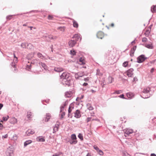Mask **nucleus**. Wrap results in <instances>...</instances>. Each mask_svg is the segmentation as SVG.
I'll return each mask as SVG.
<instances>
[{"instance_id":"nucleus-62","label":"nucleus","mask_w":156,"mask_h":156,"mask_svg":"<svg viewBox=\"0 0 156 156\" xmlns=\"http://www.w3.org/2000/svg\"><path fill=\"white\" fill-rule=\"evenodd\" d=\"M48 38L50 39H53V37L51 35H49L48 37Z\"/></svg>"},{"instance_id":"nucleus-56","label":"nucleus","mask_w":156,"mask_h":156,"mask_svg":"<svg viewBox=\"0 0 156 156\" xmlns=\"http://www.w3.org/2000/svg\"><path fill=\"white\" fill-rule=\"evenodd\" d=\"M108 79L111 80V81L110 82V83H112L114 79L112 77H109Z\"/></svg>"},{"instance_id":"nucleus-4","label":"nucleus","mask_w":156,"mask_h":156,"mask_svg":"<svg viewBox=\"0 0 156 156\" xmlns=\"http://www.w3.org/2000/svg\"><path fill=\"white\" fill-rule=\"evenodd\" d=\"M133 133V130L132 129H126L124 131V136L126 137H127Z\"/></svg>"},{"instance_id":"nucleus-6","label":"nucleus","mask_w":156,"mask_h":156,"mask_svg":"<svg viewBox=\"0 0 156 156\" xmlns=\"http://www.w3.org/2000/svg\"><path fill=\"white\" fill-rule=\"evenodd\" d=\"M11 66L12 67V70H13L14 72H16L17 69L16 68V64L15 62H12L11 64Z\"/></svg>"},{"instance_id":"nucleus-35","label":"nucleus","mask_w":156,"mask_h":156,"mask_svg":"<svg viewBox=\"0 0 156 156\" xmlns=\"http://www.w3.org/2000/svg\"><path fill=\"white\" fill-rule=\"evenodd\" d=\"M78 138L80 139V140H83V135L81 133H79L78 135Z\"/></svg>"},{"instance_id":"nucleus-26","label":"nucleus","mask_w":156,"mask_h":156,"mask_svg":"<svg viewBox=\"0 0 156 156\" xmlns=\"http://www.w3.org/2000/svg\"><path fill=\"white\" fill-rule=\"evenodd\" d=\"M79 62H80V65H83L85 64L84 62V59L82 58H80L79 60Z\"/></svg>"},{"instance_id":"nucleus-42","label":"nucleus","mask_w":156,"mask_h":156,"mask_svg":"<svg viewBox=\"0 0 156 156\" xmlns=\"http://www.w3.org/2000/svg\"><path fill=\"white\" fill-rule=\"evenodd\" d=\"M98 153L100 154V155H102L103 154V152L101 150H100L98 151Z\"/></svg>"},{"instance_id":"nucleus-3","label":"nucleus","mask_w":156,"mask_h":156,"mask_svg":"<svg viewBox=\"0 0 156 156\" xmlns=\"http://www.w3.org/2000/svg\"><path fill=\"white\" fill-rule=\"evenodd\" d=\"M147 58L144 55H141L137 58V62L141 63L144 62Z\"/></svg>"},{"instance_id":"nucleus-63","label":"nucleus","mask_w":156,"mask_h":156,"mask_svg":"<svg viewBox=\"0 0 156 156\" xmlns=\"http://www.w3.org/2000/svg\"><path fill=\"white\" fill-rule=\"evenodd\" d=\"M94 112H92L90 113V115L92 116H94Z\"/></svg>"},{"instance_id":"nucleus-20","label":"nucleus","mask_w":156,"mask_h":156,"mask_svg":"<svg viewBox=\"0 0 156 156\" xmlns=\"http://www.w3.org/2000/svg\"><path fill=\"white\" fill-rule=\"evenodd\" d=\"M46 117L45 118V121L48 122L50 119L51 117L50 114L49 113H47L46 115Z\"/></svg>"},{"instance_id":"nucleus-46","label":"nucleus","mask_w":156,"mask_h":156,"mask_svg":"<svg viewBox=\"0 0 156 156\" xmlns=\"http://www.w3.org/2000/svg\"><path fill=\"white\" fill-rule=\"evenodd\" d=\"M65 112H63L62 113H61V119H62V118H63L65 116Z\"/></svg>"},{"instance_id":"nucleus-5","label":"nucleus","mask_w":156,"mask_h":156,"mask_svg":"<svg viewBox=\"0 0 156 156\" xmlns=\"http://www.w3.org/2000/svg\"><path fill=\"white\" fill-rule=\"evenodd\" d=\"M133 69L132 68H130L128 69L126 72L127 75L129 77H131L133 74Z\"/></svg>"},{"instance_id":"nucleus-14","label":"nucleus","mask_w":156,"mask_h":156,"mask_svg":"<svg viewBox=\"0 0 156 156\" xmlns=\"http://www.w3.org/2000/svg\"><path fill=\"white\" fill-rule=\"evenodd\" d=\"M63 69L62 67H55L54 69V70L58 72H59L63 71Z\"/></svg>"},{"instance_id":"nucleus-21","label":"nucleus","mask_w":156,"mask_h":156,"mask_svg":"<svg viewBox=\"0 0 156 156\" xmlns=\"http://www.w3.org/2000/svg\"><path fill=\"white\" fill-rule=\"evenodd\" d=\"M9 118V117L8 115L6 116L3 117L2 118V120L1 121V122H3V121H6Z\"/></svg>"},{"instance_id":"nucleus-23","label":"nucleus","mask_w":156,"mask_h":156,"mask_svg":"<svg viewBox=\"0 0 156 156\" xmlns=\"http://www.w3.org/2000/svg\"><path fill=\"white\" fill-rule=\"evenodd\" d=\"M73 25L74 27L77 28L78 27V24L77 23L75 20L73 21Z\"/></svg>"},{"instance_id":"nucleus-48","label":"nucleus","mask_w":156,"mask_h":156,"mask_svg":"<svg viewBox=\"0 0 156 156\" xmlns=\"http://www.w3.org/2000/svg\"><path fill=\"white\" fill-rule=\"evenodd\" d=\"M79 74L78 73H76L75 75V76L76 79H79V78L80 77L79 76Z\"/></svg>"},{"instance_id":"nucleus-25","label":"nucleus","mask_w":156,"mask_h":156,"mask_svg":"<svg viewBox=\"0 0 156 156\" xmlns=\"http://www.w3.org/2000/svg\"><path fill=\"white\" fill-rule=\"evenodd\" d=\"M37 57L41 59H43L44 58V57L40 52L37 53Z\"/></svg>"},{"instance_id":"nucleus-36","label":"nucleus","mask_w":156,"mask_h":156,"mask_svg":"<svg viewBox=\"0 0 156 156\" xmlns=\"http://www.w3.org/2000/svg\"><path fill=\"white\" fill-rule=\"evenodd\" d=\"M58 29L61 31H64L65 30V27H58Z\"/></svg>"},{"instance_id":"nucleus-51","label":"nucleus","mask_w":156,"mask_h":156,"mask_svg":"<svg viewBox=\"0 0 156 156\" xmlns=\"http://www.w3.org/2000/svg\"><path fill=\"white\" fill-rule=\"evenodd\" d=\"M147 41V39L146 37H144L142 39V41L143 42H146Z\"/></svg>"},{"instance_id":"nucleus-49","label":"nucleus","mask_w":156,"mask_h":156,"mask_svg":"<svg viewBox=\"0 0 156 156\" xmlns=\"http://www.w3.org/2000/svg\"><path fill=\"white\" fill-rule=\"evenodd\" d=\"M91 120V117H88L87 118L86 121L87 122H88L90 121Z\"/></svg>"},{"instance_id":"nucleus-11","label":"nucleus","mask_w":156,"mask_h":156,"mask_svg":"<svg viewBox=\"0 0 156 156\" xmlns=\"http://www.w3.org/2000/svg\"><path fill=\"white\" fill-rule=\"evenodd\" d=\"M77 118H79L81 116L80 111L79 110H77L75 113V116Z\"/></svg>"},{"instance_id":"nucleus-15","label":"nucleus","mask_w":156,"mask_h":156,"mask_svg":"<svg viewBox=\"0 0 156 156\" xmlns=\"http://www.w3.org/2000/svg\"><path fill=\"white\" fill-rule=\"evenodd\" d=\"M80 37L79 35L78 34H75L73 36L72 38L74 39V40L76 41H77Z\"/></svg>"},{"instance_id":"nucleus-31","label":"nucleus","mask_w":156,"mask_h":156,"mask_svg":"<svg viewBox=\"0 0 156 156\" xmlns=\"http://www.w3.org/2000/svg\"><path fill=\"white\" fill-rule=\"evenodd\" d=\"M127 96L129 98H132L133 96V93L129 92L127 93Z\"/></svg>"},{"instance_id":"nucleus-58","label":"nucleus","mask_w":156,"mask_h":156,"mask_svg":"<svg viewBox=\"0 0 156 156\" xmlns=\"http://www.w3.org/2000/svg\"><path fill=\"white\" fill-rule=\"evenodd\" d=\"M119 97L121 98H124V95L123 94L120 95Z\"/></svg>"},{"instance_id":"nucleus-43","label":"nucleus","mask_w":156,"mask_h":156,"mask_svg":"<svg viewBox=\"0 0 156 156\" xmlns=\"http://www.w3.org/2000/svg\"><path fill=\"white\" fill-rule=\"evenodd\" d=\"M12 138L14 140H16L17 138L16 135V134H14Z\"/></svg>"},{"instance_id":"nucleus-64","label":"nucleus","mask_w":156,"mask_h":156,"mask_svg":"<svg viewBox=\"0 0 156 156\" xmlns=\"http://www.w3.org/2000/svg\"><path fill=\"white\" fill-rule=\"evenodd\" d=\"M8 137V135L7 134L5 135L4 136H3L2 138L4 137L5 138H6Z\"/></svg>"},{"instance_id":"nucleus-57","label":"nucleus","mask_w":156,"mask_h":156,"mask_svg":"<svg viewBox=\"0 0 156 156\" xmlns=\"http://www.w3.org/2000/svg\"><path fill=\"white\" fill-rule=\"evenodd\" d=\"M53 17L50 15H49L48 16V18L49 20H52V19Z\"/></svg>"},{"instance_id":"nucleus-47","label":"nucleus","mask_w":156,"mask_h":156,"mask_svg":"<svg viewBox=\"0 0 156 156\" xmlns=\"http://www.w3.org/2000/svg\"><path fill=\"white\" fill-rule=\"evenodd\" d=\"M31 67V64H30V65H27L26 68L27 70H29L30 69Z\"/></svg>"},{"instance_id":"nucleus-12","label":"nucleus","mask_w":156,"mask_h":156,"mask_svg":"<svg viewBox=\"0 0 156 156\" xmlns=\"http://www.w3.org/2000/svg\"><path fill=\"white\" fill-rule=\"evenodd\" d=\"M103 35L104 34L102 32L100 31L97 34V36L98 38L102 39L103 37Z\"/></svg>"},{"instance_id":"nucleus-16","label":"nucleus","mask_w":156,"mask_h":156,"mask_svg":"<svg viewBox=\"0 0 156 156\" xmlns=\"http://www.w3.org/2000/svg\"><path fill=\"white\" fill-rule=\"evenodd\" d=\"M37 140L39 142H44L45 140L44 138L42 136H39L36 138Z\"/></svg>"},{"instance_id":"nucleus-27","label":"nucleus","mask_w":156,"mask_h":156,"mask_svg":"<svg viewBox=\"0 0 156 156\" xmlns=\"http://www.w3.org/2000/svg\"><path fill=\"white\" fill-rule=\"evenodd\" d=\"M33 46L32 44L30 43H27V48L29 49H32L33 48Z\"/></svg>"},{"instance_id":"nucleus-38","label":"nucleus","mask_w":156,"mask_h":156,"mask_svg":"<svg viewBox=\"0 0 156 156\" xmlns=\"http://www.w3.org/2000/svg\"><path fill=\"white\" fill-rule=\"evenodd\" d=\"M62 154V152H59L56 153H55V154L53 155L52 156H59L61 154Z\"/></svg>"},{"instance_id":"nucleus-44","label":"nucleus","mask_w":156,"mask_h":156,"mask_svg":"<svg viewBox=\"0 0 156 156\" xmlns=\"http://www.w3.org/2000/svg\"><path fill=\"white\" fill-rule=\"evenodd\" d=\"M70 54L73 55H75L76 54L75 51L74 50H71L70 51Z\"/></svg>"},{"instance_id":"nucleus-60","label":"nucleus","mask_w":156,"mask_h":156,"mask_svg":"<svg viewBox=\"0 0 156 156\" xmlns=\"http://www.w3.org/2000/svg\"><path fill=\"white\" fill-rule=\"evenodd\" d=\"M71 107L69 106L68 109V113H70L71 112Z\"/></svg>"},{"instance_id":"nucleus-24","label":"nucleus","mask_w":156,"mask_h":156,"mask_svg":"<svg viewBox=\"0 0 156 156\" xmlns=\"http://www.w3.org/2000/svg\"><path fill=\"white\" fill-rule=\"evenodd\" d=\"M151 11L153 13H154L156 11V6H152L151 8Z\"/></svg>"},{"instance_id":"nucleus-22","label":"nucleus","mask_w":156,"mask_h":156,"mask_svg":"<svg viewBox=\"0 0 156 156\" xmlns=\"http://www.w3.org/2000/svg\"><path fill=\"white\" fill-rule=\"evenodd\" d=\"M32 142V141L31 140H27L24 142V145L25 147L30 144Z\"/></svg>"},{"instance_id":"nucleus-18","label":"nucleus","mask_w":156,"mask_h":156,"mask_svg":"<svg viewBox=\"0 0 156 156\" xmlns=\"http://www.w3.org/2000/svg\"><path fill=\"white\" fill-rule=\"evenodd\" d=\"M143 45L145 47L149 49H152L153 48V47L152 44H143Z\"/></svg>"},{"instance_id":"nucleus-13","label":"nucleus","mask_w":156,"mask_h":156,"mask_svg":"<svg viewBox=\"0 0 156 156\" xmlns=\"http://www.w3.org/2000/svg\"><path fill=\"white\" fill-rule=\"evenodd\" d=\"M59 126V125L58 124H55V125L53 126V133H55L58 130Z\"/></svg>"},{"instance_id":"nucleus-52","label":"nucleus","mask_w":156,"mask_h":156,"mask_svg":"<svg viewBox=\"0 0 156 156\" xmlns=\"http://www.w3.org/2000/svg\"><path fill=\"white\" fill-rule=\"evenodd\" d=\"M94 148L96 150L97 152L99 150V148L97 146H94Z\"/></svg>"},{"instance_id":"nucleus-19","label":"nucleus","mask_w":156,"mask_h":156,"mask_svg":"<svg viewBox=\"0 0 156 156\" xmlns=\"http://www.w3.org/2000/svg\"><path fill=\"white\" fill-rule=\"evenodd\" d=\"M150 90V89L149 88H144L143 91V93L145 94H148Z\"/></svg>"},{"instance_id":"nucleus-29","label":"nucleus","mask_w":156,"mask_h":156,"mask_svg":"<svg viewBox=\"0 0 156 156\" xmlns=\"http://www.w3.org/2000/svg\"><path fill=\"white\" fill-rule=\"evenodd\" d=\"M65 95L67 97H70L72 95V93L70 92H67L65 93Z\"/></svg>"},{"instance_id":"nucleus-61","label":"nucleus","mask_w":156,"mask_h":156,"mask_svg":"<svg viewBox=\"0 0 156 156\" xmlns=\"http://www.w3.org/2000/svg\"><path fill=\"white\" fill-rule=\"evenodd\" d=\"M89 77H87L86 78H85L84 79V80L86 82H87V81H88L89 80Z\"/></svg>"},{"instance_id":"nucleus-17","label":"nucleus","mask_w":156,"mask_h":156,"mask_svg":"<svg viewBox=\"0 0 156 156\" xmlns=\"http://www.w3.org/2000/svg\"><path fill=\"white\" fill-rule=\"evenodd\" d=\"M136 46H134L133 47L131 48V52L130 54V55L131 56H132L133 55L134 53V52L136 49Z\"/></svg>"},{"instance_id":"nucleus-1","label":"nucleus","mask_w":156,"mask_h":156,"mask_svg":"<svg viewBox=\"0 0 156 156\" xmlns=\"http://www.w3.org/2000/svg\"><path fill=\"white\" fill-rule=\"evenodd\" d=\"M72 77L68 78L61 81L62 84L65 86L69 87L71 84Z\"/></svg>"},{"instance_id":"nucleus-59","label":"nucleus","mask_w":156,"mask_h":156,"mask_svg":"<svg viewBox=\"0 0 156 156\" xmlns=\"http://www.w3.org/2000/svg\"><path fill=\"white\" fill-rule=\"evenodd\" d=\"M35 52H33V53H31L30 55V56H31V57H33L34 56V54H35Z\"/></svg>"},{"instance_id":"nucleus-33","label":"nucleus","mask_w":156,"mask_h":156,"mask_svg":"<svg viewBox=\"0 0 156 156\" xmlns=\"http://www.w3.org/2000/svg\"><path fill=\"white\" fill-rule=\"evenodd\" d=\"M71 139L72 140H76V137L75 134H73L71 135Z\"/></svg>"},{"instance_id":"nucleus-45","label":"nucleus","mask_w":156,"mask_h":156,"mask_svg":"<svg viewBox=\"0 0 156 156\" xmlns=\"http://www.w3.org/2000/svg\"><path fill=\"white\" fill-rule=\"evenodd\" d=\"M77 73L78 74H79V76L80 77H82L84 76V75L83 74V73L79 72Z\"/></svg>"},{"instance_id":"nucleus-7","label":"nucleus","mask_w":156,"mask_h":156,"mask_svg":"<svg viewBox=\"0 0 156 156\" xmlns=\"http://www.w3.org/2000/svg\"><path fill=\"white\" fill-rule=\"evenodd\" d=\"M76 43V41L74 40H71L68 42L69 46L70 47H73L74 46Z\"/></svg>"},{"instance_id":"nucleus-40","label":"nucleus","mask_w":156,"mask_h":156,"mask_svg":"<svg viewBox=\"0 0 156 156\" xmlns=\"http://www.w3.org/2000/svg\"><path fill=\"white\" fill-rule=\"evenodd\" d=\"M6 154L7 156H11L12 153L9 152V151H7L6 152Z\"/></svg>"},{"instance_id":"nucleus-41","label":"nucleus","mask_w":156,"mask_h":156,"mask_svg":"<svg viewBox=\"0 0 156 156\" xmlns=\"http://www.w3.org/2000/svg\"><path fill=\"white\" fill-rule=\"evenodd\" d=\"M27 113H28L27 116L28 118H30L32 115L31 112H28Z\"/></svg>"},{"instance_id":"nucleus-10","label":"nucleus","mask_w":156,"mask_h":156,"mask_svg":"<svg viewBox=\"0 0 156 156\" xmlns=\"http://www.w3.org/2000/svg\"><path fill=\"white\" fill-rule=\"evenodd\" d=\"M40 61L38 60V59H35L32 60L31 62V64H35L38 66L39 63Z\"/></svg>"},{"instance_id":"nucleus-9","label":"nucleus","mask_w":156,"mask_h":156,"mask_svg":"<svg viewBox=\"0 0 156 156\" xmlns=\"http://www.w3.org/2000/svg\"><path fill=\"white\" fill-rule=\"evenodd\" d=\"M38 66H39L41 68H43L44 69H47V66L44 63L41 62L40 61L39 63Z\"/></svg>"},{"instance_id":"nucleus-39","label":"nucleus","mask_w":156,"mask_h":156,"mask_svg":"<svg viewBox=\"0 0 156 156\" xmlns=\"http://www.w3.org/2000/svg\"><path fill=\"white\" fill-rule=\"evenodd\" d=\"M128 64V62L127 61L123 63L122 66L124 67H126Z\"/></svg>"},{"instance_id":"nucleus-54","label":"nucleus","mask_w":156,"mask_h":156,"mask_svg":"<svg viewBox=\"0 0 156 156\" xmlns=\"http://www.w3.org/2000/svg\"><path fill=\"white\" fill-rule=\"evenodd\" d=\"M150 97V95H148V94L146 95V96H145V97H143L142 96V97L144 98H149Z\"/></svg>"},{"instance_id":"nucleus-8","label":"nucleus","mask_w":156,"mask_h":156,"mask_svg":"<svg viewBox=\"0 0 156 156\" xmlns=\"http://www.w3.org/2000/svg\"><path fill=\"white\" fill-rule=\"evenodd\" d=\"M35 133L34 131L30 129H28L26 132V133L28 136H29L31 134H33Z\"/></svg>"},{"instance_id":"nucleus-50","label":"nucleus","mask_w":156,"mask_h":156,"mask_svg":"<svg viewBox=\"0 0 156 156\" xmlns=\"http://www.w3.org/2000/svg\"><path fill=\"white\" fill-rule=\"evenodd\" d=\"M122 92L121 90H116L115 91L114 94H119Z\"/></svg>"},{"instance_id":"nucleus-32","label":"nucleus","mask_w":156,"mask_h":156,"mask_svg":"<svg viewBox=\"0 0 156 156\" xmlns=\"http://www.w3.org/2000/svg\"><path fill=\"white\" fill-rule=\"evenodd\" d=\"M70 144H76L77 142V141L76 140H73L72 141H69Z\"/></svg>"},{"instance_id":"nucleus-2","label":"nucleus","mask_w":156,"mask_h":156,"mask_svg":"<svg viewBox=\"0 0 156 156\" xmlns=\"http://www.w3.org/2000/svg\"><path fill=\"white\" fill-rule=\"evenodd\" d=\"M61 82V81L64 80L65 79H68V78L71 77L70 76L69 74L66 72L63 73L60 76Z\"/></svg>"},{"instance_id":"nucleus-53","label":"nucleus","mask_w":156,"mask_h":156,"mask_svg":"<svg viewBox=\"0 0 156 156\" xmlns=\"http://www.w3.org/2000/svg\"><path fill=\"white\" fill-rule=\"evenodd\" d=\"M64 109V107L63 106H62L60 108V112H62V110Z\"/></svg>"},{"instance_id":"nucleus-34","label":"nucleus","mask_w":156,"mask_h":156,"mask_svg":"<svg viewBox=\"0 0 156 156\" xmlns=\"http://www.w3.org/2000/svg\"><path fill=\"white\" fill-rule=\"evenodd\" d=\"M87 107L88 109L90 110H92L93 109V108L90 104L87 105Z\"/></svg>"},{"instance_id":"nucleus-28","label":"nucleus","mask_w":156,"mask_h":156,"mask_svg":"<svg viewBox=\"0 0 156 156\" xmlns=\"http://www.w3.org/2000/svg\"><path fill=\"white\" fill-rule=\"evenodd\" d=\"M27 43H23L21 45V47L23 48H27Z\"/></svg>"},{"instance_id":"nucleus-37","label":"nucleus","mask_w":156,"mask_h":156,"mask_svg":"<svg viewBox=\"0 0 156 156\" xmlns=\"http://www.w3.org/2000/svg\"><path fill=\"white\" fill-rule=\"evenodd\" d=\"M16 15H9L6 17V19L8 20H10L12 18V17L13 16H15Z\"/></svg>"},{"instance_id":"nucleus-30","label":"nucleus","mask_w":156,"mask_h":156,"mask_svg":"<svg viewBox=\"0 0 156 156\" xmlns=\"http://www.w3.org/2000/svg\"><path fill=\"white\" fill-rule=\"evenodd\" d=\"M150 32V30L149 29H147L146 30L144 33V34L145 35V36L146 37L148 36Z\"/></svg>"},{"instance_id":"nucleus-55","label":"nucleus","mask_w":156,"mask_h":156,"mask_svg":"<svg viewBox=\"0 0 156 156\" xmlns=\"http://www.w3.org/2000/svg\"><path fill=\"white\" fill-rule=\"evenodd\" d=\"M138 80L137 78L136 77H134L133 78V82H136V81H137Z\"/></svg>"}]
</instances>
